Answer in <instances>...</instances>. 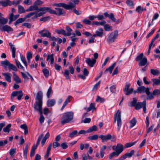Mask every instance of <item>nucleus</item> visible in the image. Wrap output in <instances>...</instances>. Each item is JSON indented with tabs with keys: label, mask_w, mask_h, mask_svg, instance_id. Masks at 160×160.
<instances>
[{
	"label": "nucleus",
	"mask_w": 160,
	"mask_h": 160,
	"mask_svg": "<svg viewBox=\"0 0 160 160\" xmlns=\"http://www.w3.org/2000/svg\"><path fill=\"white\" fill-rule=\"evenodd\" d=\"M118 35V31L115 30L111 33L108 37L107 41L108 43H111L115 41Z\"/></svg>",
	"instance_id": "obj_5"
},
{
	"label": "nucleus",
	"mask_w": 160,
	"mask_h": 160,
	"mask_svg": "<svg viewBox=\"0 0 160 160\" xmlns=\"http://www.w3.org/2000/svg\"><path fill=\"white\" fill-rule=\"evenodd\" d=\"M39 11L41 12L38 13L37 11L33 12H35V14L34 15H35L32 17V19H34L37 18L38 17L43 16L47 12H48L50 14H52V10L51 9L50 7H41L39 8Z\"/></svg>",
	"instance_id": "obj_2"
},
{
	"label": "nucleus",
	"mask_w": 160,
	"mask_h": 160,
	"mask_svg": "<svg viewBox=\"0 0 160 160\" xmlns=\"http://www.w3.org/2000/svg\"><path fill=\"white\" fill-rule=\"evenodd\" d=\"M11 126L10 124H8L3 129V131L5 132H9L10 130V128Z\"/></svg>",
	"instance_id": "obj_44"
},
{
	"label": "nucleus",
	"mask_w": 160,
	"mask_h": 160,
	"mask_svg": "<svg viewBox=\"0 0 160 160\" xmlns=\"http://www.w3.org/2000/svg\"><path fill=\"white\" fill-rule=\"evenodd\" d=\"M137 88L139 93H143L145 92L147 96V98L149 96L150 90V88H146L144 86H142L138 87Z\"/></svg>",
	"instance_id": "obj_8"
},
{
	"label": "nucleus",
	"mask_w": 160,
	"mask_h": 160,
	"mask_svg": "<svg viewBox=\"0 0 160 160\" xmlns=\"http://www.w3.org/2000/svg\"><path fill=\"white\" fill-rule=\"evenodd\" d=\"M72 98L71 96H68L67 99L64 102L63 105L61 108V110H62L71 101V99Z\"/></svg>",
	"instance_id": "obj_28"
},
{
	"label": "nucleus",
	"mask_w": 160,
	"mask_h": 160,
	"mask_svg": "<svg viewBox=\"0 0 160 160\" xmlns=\"http://www.w3.org/2000/svg\"><path fill=\"white\" fill-rule=\"evenodd\" d=\"M20 127L22 129L24 130V134L25 135H26L28 133V128L27 125L26 124H24L20 125Z\"/></svg>",
	"instance_id": "obj_34"
},
{
	"label": "nucleus",
	"mask_w": 160,
	"mask_h": 160,
	"mask_svg": "<svg viewBox=\"0 0 160 160\" xmlns=\"http://www.w3.org/2000/svg\"><path fill=\"white\" fill-rule=\"evenodd\" d=\"M53 6L58 7H62L66 9L69 8V6L63 3H55L53 4Z\"/></svg>",
	"instance_id": "obj_26"
},
{
	"label": "nucleus",
	"mask_w": 160,
	"mask_h": 160,
	"mask_svg": "<svg viewBox=\"0 0 160 160\" xmlns=\"http://www.w3.org/2000/svg\"><path fill=\"white\" fill-rule=\"evenodd\" d=\"M39 8L38 7L36 6L34 3L33 5L30 6L26 10L27 12H30L33 11H36L37 12L39 11Z\"/></svg>",
	"instance_id": "obj_22"
},
{
	"label": "nucleus",
	"mask_w": 160,
	"mask_h": 160,
	"mask_svg": "<svg viewBox=\"0 0 160 160\" xmlns=\"http://www.w3.org/2000/svg\"><path fill=\"white\" fill-rule=\"evenodd\" d=\"M23 95V94L22 90L13 91L11 94V99L12 100L15 97L17 96V99L18 100H20Z\"/></svg>",
	"instance_id": "obj_9"
},
{
	"label": "nucleus",
	"mask_w": 160,
	"mask_h": 160,
	"mask_svg": "<svg viewBox=\"0 0 160 160\" xmlns=\"http://www.w3.org/2000/svg\"><path fill=\"white\" fill-rule=\"evenodd\" d=\"M18 12L19 13L21 14L24 13L25 10L23 7L21 5H19L18 6Z\"/></svg>",
	"instance_id": "obj_37"
},
{
	"label": "nucleus",
	"mask_w": 160,
	"mask_h": 160,
	"mask_svg": "<svg viewBox=\"0 0 160 160\" xmlns=\"http://www.w3.org/2000/svg\"><path fill=\"white\" fill-rule=\"evenodd\" d=\"M137 101V98H133L132 101L130 102V106L131 107H134L138 102Z\"/></svg>",
	"instance_id": "obj_42"
},
{
	"label": "nucleus",
	"mask_w": 160,
	"mask_h": 160,
	"mask_svg": "<svg viewBox=\"0 0 160 160\" xmlns=\"http://www.w3.org/2000/svg\"><path fill=\"white\" fill-rule=\"evenodd\" d=\"M73 113L72 112H68L63 113L61 119V123L62 125L71 122L73 119Z\"/></svg>",
	"instance_id": "obj_1"
},
{
	"label": "nucleus",
	"mask_w": 160,
	"mask_h": 160,
	"mask_svg": "<svg viewBox=\"0 0 160 160\" xmlns=\"http://www.w3.org/2000/svg\"><path fill=\"white\" fill-rule=\"evenodd\" d=\"M9 45L10 47V50L12 53V57L13 58H15V57L16 48L14 47V45L12 44L11 42H9Z\"/></svg>",
	"instance_id": "obj_27"
},
{
	"label": "nucleus",
	"mask_w": 160,
	"mask_h": 160,
	"mask_svg": "<svg viewBox=\"0 0 160 160\" xmlns=\"http://www.w3.org/2000/svg\"><path fill=\"white\" fill-rule=\"evenodd\" d=\"M147 102L146 100H144L142 102H138L134 106L135 109L137 110H138L142 108L143 112L146 113V112Z\"/></svg>",
	"instance_id": "obj_6"
},
{
	"label": "nucleus",
	"mask_w": 160,
	"mask_h": 160,
	"mask_svg": "<svg viewBox=\"0 0 160 160\" xmlns=\"http://www.w3.org/2000/svg\"><path fill=\"white\" fill-rule=\"evenodd\" d=\"M110 90L112 93H115L116 91V85H113L110 87Z\"/></svg>",
	"instance_id": "obj_62"
},
{
	"label": "nucleus",
	"mask_w": 160,
	"mask_h": 160,
	"mask_svg": "<svg viewBox=\"0 0 160 160\" xmlns=\"http://www.w3.org/2000/svg\"><path fill=\"white\" fill-rule=\"evenodd\" d=\"M119 155L117 152L114 151L110 154L109 158L110 159H111L113 157L115 156L118 157Z\"/></svg>",
	"instance_id": "obj_48"
},
{
	"label": "nucleus",
	"mask_w": 160,
	"mask_h": 160,
	"mask_svg": "<svg viewBox=\"0 0 160 160\" xmlns=\"http://www.w3.org/2000/svg\"><path fill=\"white\" fill-rule=\"evenodd\" d=\"M78 135V132L77 130H74L71 133H69V137L72 138L75 136H77Z\"/></svg>",
	"instance_id": "obj_51"
},
{
	"label": "nucleus",
	"mask_w": 160,
	"mask_h": 160,
	"mask_svg": "<svg viewBox=\"0 0 160 160\" xmlns=\"http://www.w3.org/2000/svg\"><path fill=\"white\" fill-rule=\"evenodd\" d=\"M121 113L119 110H118L114 117V122H116L117 121L118 131H119L122 125V120L121 119Z\"/></svg>",
	"instance_id": "obj_4"
},
{
	"label": "nucleus",
	"mask_w": 160,
	"mask_h": 160,
	"mask_svg": "<svg viewBox=\"0 0 160 160\" xmlns=\"http://www.w3.org/2000/svg\"><path fill=\"white\" fill-rule=\"evenodd\" d=\"M20 16L19 14L14 15L13 13H11L9 15L8 19L9 20V24H10L12 22L16 20Z\"/></svg>",
	"instance_id": "obj_16"
},
{
	"label": "nucleus",
	"mask_w": 160,
	"mask_h": 160,
	"mask_svg": "<svg viewBox=\"0 0 160 160\" xmlns=\"http://www.w3.org/2000/svg\"><path fill=\"white\" fill-rule=\"evenodd\" d=\"M8 60H6L4 61H2L1 62V63L2 67H3L4 69L7 71L8 69V68L7 67V66H8V65H6L5 63H8Z\"/></svg>",
	"instance_id": "obj_45"
},
{
	"label": "nucleus",
	"mask_w": 160,
	"mask_h": 160,
	"mask_svg": "<svg viewBox=\"0 0 160 160\" xmlns=\"http://www.w3.org/2000/svg\"><path fill=\"white\" fill-rule=\"evenodd\" d=\"M56 103V101L54 99H49L47 102V105L48 107L53 106Z\"/></svg>",
	"instance_id": "obj_33"
},
{
	"label": "nucleus",
	"mask_w": 160,
	"mask_h": 160,
	"mask_svg": "<svg viewBox=\"0 0 160 160\" xmlns=\"http://www.w3.org/2000/svg\"><path fill=\"white\" fill-rule=\"evenodd\" d=\"M63 74L67 79H70V78L69 76V72L68 70L67 69L65 70Z\"/></svg>",
	"instance_id": "obj_56"
},
{
	"label": "nucleus",
	"mask_w": 160,
	"mask_h": 160,
	"mask_svg": "<svg viewBox=\"0 0 160 160\" xmlns=\"http://www.w3.org/2000/svg\"><path fill=\"white\" fill-rule=\"evenodd\" d=\"M84 109H85L87 112H89L91 110L93 111L96 109L95 108V104L94 103H91L89 106V107L88 108L85 107Z\"/></svg>",
	"instance_id": "obj_31"
},
{
	"label": "nucleus",
	"mask_w": 160,
	"mask_h": 160,
	"mask_svg": "<svg viewBox=\"0 0 160 160\" xmlns=\"http://www.w3.org/2000/svg\"><path fill=\"white\" fill-rule=\"evenodd\" d=\"M134 152V150H132L130 152H127L125 154L127 157L130 158L133 154Z\"/></svg>",
	"instance_id": "obj_64"
},
{
	"label": "nucleus",
	"mask_w": 160,
	"mask_h": 160,
	"mask_svg": "<svg viewBox=\"0 0 160 160\" xmlns=\"http://www.w3.org/2000/svg\"><path fill=\"white\" fill-rule=\"evenodd\" d=\"M136 122L137 120L134 118H133L130 122V128H132L134 126L136 125Z\"/></svg>",
	"instance_id": "obj_50"
},
{
	"label": "nucleus",
	"mask_w": 160,
	"mask_h": 160,
	"mask_svg": "<svg viewBox=\"0 0 160 160\" xmlns=\"http://www.w3.org/2000/svg\"><path fill=\"white\" fill-rule=\"evenodd\" d=\"M34 110L36 111H38L40 114V116L39 119V120L40 123L41 124L43 123L44 121V118L43 116L42 115V108H37V109H34Z\"/></svg>",
	"instance_id": "obj_19"
},
{
	"label": "nucleus",
	"mask_w": 160,
	"mask_h": 160,
	"mask_svg": "<svg viewBox=\"0 0 160 160\" xmlns=\"http://www.w3.org/2000/svg\"><path fill=\"white\" fill-rule=\"evenodd\" d=\"M126 3L129 7H133L134 6L133 2L130 0H127L126 2Z\"/></svg>",
	"instance_id": "obj_59"
},
{
	"label": "nucleus",
	"mask_w": 160,
	"mask_h": 160,
	"mask_svg": "<svg viewBox=\"0 0 160 160\" xmlns=\"http://www.w3.org/2000/svg\"><path fill=\"white\" fill-rule=\"evenodd\" d=\"M56 32L58 34H62L64 36H66V33L65 30L63 29H61L60 30H57L56 31Z\"/></svg>",
	"instance_id": "obj_46"
},
{
	"label": "nucleus",
	"mask_w": 160,
	"mask_h": 160,
	"mask_svg": "<svg viewBox=\"0 0 160 160\" xmlns=\"http://www.w3.org/2000/svg\"><path fill=\"white\" fill-rule=\"evenodd\" d=\"M28 145L27 144L26 145L24 150L23 157L25 159H26L27 158V154L28 153Z\"/></svg>",
	"instance_id": "obj_49"
},
{
	"label": "nucleus",
	"mask_w": 160,
	"mask_h": 160,
	"mask_svg": "<svg viewBox=\"0 0 160 160\" xmlns=\"http://www.w3.org/2000/svg\"><path fill=\"white\" fill-rule=\"evenodd\" d=\"M49 59L50 60L51 64H52L54 62V59L53 58V54H52L51 55H48L47 56V61H48Z\"/></svg>",
	"instance_id": "obj_36"
},
{
	"label": "nucleus",
	"mask_w": 160,
	"mask_h": 160,
	"mask_svg": "<svg viewBox=\"0 0 160 160\" xmlns=\"http://www.w3.org/2000/svg\"><path fill=\"white\" fill-rule=\"evenodd\" d=\"M112 149L120 155L123 151L124 147L122 144L120 143H118L116 146H113L112 147Z\"/></svg>",
	"instance_id": "obj_10"
},
{
	"label": "nucleus",
	"mask_w": 160,
	"mask_h": 160,
	"mask_svg": "<svg viewBox=\"0 0 160 160\" xmlns=\"http://www.w3.org/2000/svg\"><path fill=\"white\" fill-rule=\"evenodd\" d=\"M159 95H160V89H155L152 92H151L150 91L149 96L147 98V99H152L154 98V96Z\"/></svg>",
	"instance_id": "obj_11"
},
{
	"label": "nucleus",
	"mask_w": 160,
	"mask_h": 160,
	"mask_svg": "<svg viewBox=\"0 0 160 160\" xmlns=\"http://www.w3.org/2000/svg\"><path fill=\"white\" fill-rule=\"evenodd\" d=\"M65 29L67 32L66 33V36H69L71 35V32L72 31V29L68 26H66Z\"/></svg>",
	"instance_id": "obj_39"
},
{
	"label": "nucleus",
	"mask_w": 160,
	"mask_h": 160,
	"mask_svg": "<svg viewBox=\"0 0 160 160\" xmlns=\"http://www.w3.org/2000/svg\"><path fill=\"white\" fill-rule=\"evenodd\" d=\"M2 74L4 77V79L6 81L8 82H11V74L10 73L2 72Z\"/></svg>",
	"instance_id": "obj_20"
},
{
	"label": "nucleus",
	"mask_w": 160,
	"mask_h": 160,
	"mask_svg": "<svg viewBox=\"0 0 160 160\" xmlns=\"http://www.w3.org/2000/svg\"><path fill=\"white\" fill-rule=\"evenodd\" d=\"M109 18L113 22L118 23L119 22V20H117L114 17V15L112 13H110V16L109 17Z\"/></svg>",
	"instance_id": "obj_40"
},
{
	"label": "nucleus",
	"mask_w": 160,
	"mask_h": 160,
	"mask_svg": "<svg viewBox=\"0 0 160 160\" xmlns=\"http://www.w3.org/2000/svg\"><path fill=\"white\" fill-rule=\"evenodd\" d=\"M98 138V136L97 135H94L92 136H89L88 137V139L90 140H96Z\"/></svg>",
	"instance_id": "obj_52"
},
{
	"label": "nucleus",
	"mask_w": 160,
	"mask_h": 160,
	"mask_svg": "<svg viewBox=\"0 0 160 160\" xmlns=\"http://www.w3.org/2000/svg\"><path fill=\"white\" fill-rule=\"evenodd\" d=\"M13 80L17 83H20L21 82L20 79L18 76L13 77Z\"/></svg>",
	"instance_id": "obj_54"
},
{
	"label": "nucleus",
	"mask_w": 160,
	"mask_h": 160,
	"mask_svg": "<svg viewBox=\"0 0 160 160\" xmlns=\"http://www.w3.org/2000/svg\"><path fill=\"white\" fill-rule=\"evenodd\" d=\"M2 14L0 12V26L1 25H4L6 24L8 21L7 18H5L2 17Z\"/></svg>",
	"instance_id": "obj_23"
},
{
	"label": "nucleus",
	"mask_w": 160,
	"mask_h": 160,
	"mask_svg": "<svg viewBox=\"0 0 160 160\" xmlns=\"http://www.w3.org/2000/svg\"><path fill=\"white\" fill-rule=\"evenodd\" d=\"M52 93V88L51 87H50L48 90V91L47 93V96L48 98H49L50 97V95Z\"/></svg>",
	"instance_id": "obj_63"
},
{
	"label": "nucleus",
	"mask_w": 160,
	"mask_h": 160,
	"mask_svg": "<svg viewBox=\"0 0 160 160\" xmlns=\"http://www.w3.org/2000/svg\"><path fill=\"white\" fill-rule=\"evenodd\" d=\"M38 33L41 34L42 37H47L51 38V33L48 30L44 29L39 31Z\"/></svg>",
	"instance_id": "obj_14"
},
{
	"label": "nucleus",
	"mask_w": 160,
	"mask_h": 160,
	"mask_svg": "<svg viewBox=\"0 0 160 160\" xmlns=\"http://www.w3.org/2000/svg\"><path fill=\"white\" fill-rule=\"evenodd\" d=\"M131 84L129 82H127L124 88L123 89V91L125 92V94L126 95H129L130 94L132 93L133 91V88H131L129 90L128 89L129 88Z\"/></svg>",
	"instance_id": "obj_12"
},
{
	"label": "nucleus",
	"mask_w": 160,
	"mask_h": 160,
	"mask_svg": "<svg viewBox=\"0 0 160 160\" xmlns=\"http://www.w3.org/2000/svg\"><path fill=\"white\" fill-rule=\"evenodd\" d=\"M60 146L62 148L64 149L67 148L68 147V146L67 145V142H66L62 143L61 145H60Z\"/></svg>",
	"instance_id": "obj_61"
},
{
	"label": "nucleus",
	"mask_w": 160,
	"mask_h": 160,
	"mask_svg": "<svg viewBox=\"0 0 160 160\" xmlns=\"http://www.w3.org/2000/svg\"><path fill=\"white\" fill-rule=\"evenodd\" d=\"M147 62V59L146 58L144 57L138 63V65L139 66H144L145 65Z\"/></svg>",
	"instance_id": "obj_32"
},
{
	"label": "nucleus",
	"mask_w": 160,
	"mask_h": 160,
	"mask_svg": "<svg viewBox=\"0 0 160 160\" xmlns=\"http://www.w3.org/2000/svg\"><path fill=\"white\" fill-rule=\"evenodd\" d=\"M42 72L46 78H48L49 76V70L45 68L42 69Z\"/></svg>",
	"instance_id": "obj_38"
},
{
	"label": "nucleus",
	"mask_w": 160,
	"mask_h": 160,
	"mask_svg": "<svg viewBox=\"0 0 160 160\" xmlns=\"http://www.w3.org/2000/svg\"><path fill=\"white\" fill-rule=\"evenodd\" d=\"M74 3L71 2L69 3V4H67L69 6V8L67 9V10H71L72 8H74L76 7V4H78L79 1V0H71Z\"/></svg>",
	"instance_id": "obj_18"
},
{
	"label": "nucleus",
	"mask_w": 160,
	"mask_h": 160,
	"mask_svg": "<svg viewBox=\"0 0 160 160\" xmlns=\"http://www.w3.org/2000/svg\"><path fill=\"white\" fill-rule=\"evenodd\" d=\"M99 138L102 140V142H104L110 140L112 138V136L110 134H108L105 135H101L99 136Z\"/></svg>",
	"instance_id": "obj_17"
},
{
	"label": "nucleus",
	"mask_w": 160,
	"mask_h": 160,
	"mask_svg": "<svg viewBox=\"0 0 160 160\" xmlns=\"http://www.w3.org/2000/svg\"><path fill=\"white\" fill-rule=\"evenodd\" d=\"M86 63L90 67H93L96 62L95 59H91L90 58H87L85 60Z\"/></svg>",
	"instance_id": "obj_21"
},
{
	"label": "nucleus",
	"mask_w": 160,
	"mask_h": 160,
	"mask_svg": "<svg viewBox=\"0 0 160 160\" xmlns=\"http://www.w3.org/2000/svg\"><path fill=\"white\" fill-rule=\"evenodd\" d=\"M16 63L17 66L18 68H20L23 71H24V68L21 64V63L19 61H16Z\"/></svg>",
	"instance_id": "obj_55"
},
{
	"label": "nucleus",
	"mask_w": 160,
	"mask_h": 160,
	"mask_svg": "<svg viewBox=\"0 0 160 160\" xmlns=\"http://www.w3.org/2000/svg\"><path fill=\"white\" fill-rule=\"evenodd\" d=\"M43 134H42L39 136V137H38V140H37V142L36 145L35 146V145H33V146H32L31 149H32V150H35H35L36 149L37 147L39 144L40 141H41V139H42V137H43Z\"/></svg>",
	"instance_id": "obj_24"
},
{
	"label": "nucleus",
	"mask_w": 160,
	"mask_h": 160,
	"mask_svg": "<svg viewBox=\"0 0 160 160\" xmlns=\"http://www.w3.org/2000/svg\"><path fill=\"white\" fill-rule=\"evenodd\" d=\"M42 92L41 91H39L37 93L35 97V102L34 104V109H37L38 108H42Z\"/></svg>",
	"instance_id": "obj_3"
},
{
	"label": "nucleus",
	"mask_w": 160,
	"mask_h": 160,
	"mask_svg": "<svg viewBox=\"0 0 160 160\" xmlns=\"http://www.w3.org/2000/svg\"><path fill=\"white\" fill-rule=\"evenodd\" d=\"M35 12H30L25 16L24 18H20L17 20L15 22L14 24L15 26L17 25L18 24L21 23L25 20L27 18H29L34 15Z\"/></svg>",
	"instance_id": "obj_7"
},
{
	"label": "nucleus",
	"mask_w": 160,
	"mask_h": 160,
	"mask_svg": "<svg viewBox=\"0 0 160 160\" xmlns=\"http://www.w3.org/2000/svg\"><path fill=\"white\" fill-rule=\"evenodd\" d=\"M116 62L113 63L111 66H110L108 68H107L104 72L105 74L109 72L110 74H111L112 71L116 65Z\"/></svg>",
	"instance_id": "obj_29"
},
{
	"label": "nucleus",
	"mask_w": 160,
	"mask_h": 160,
	"mask_svg": "<svg viewBox=\"0 0 160 160\" xmlns=\"http://www.w3.org/2000/svg\"><path fill=\"white\" fill-rule=\"evenodd\" d=\"M137 142L135 141L134 142H128L127 143L125 144V147L126 148H128L129 147H130L134 145Z\"/></svg>",
	"instance_id": "obj_57"
},
{
	"label": "nucleus",
	"mask_w": 160,
	"mask_h": 160,
	"mask_svg": "<svg viewBox=\"0 0 160 160\" xmlns=\"http://www.w3.org/2000/svg\"><path fill=\"white\" fill-rule=\"evenodd\" d=\"M0 4L2 6L6 7L8 5L12 6L11 2L10 0H4L0 1Z\"/></svg>",
	"instance_id": "obj_25"
},
{
	"label": "nucleus",
	"mask_w": 160,
	"mask_h": 160,
	"mask_svg": "<svg viewBox=\"0 0 160 160\" xmlns=\"http://www.w3.org/2000/svg\"><path fill=\"white\" fill-rule=\"evenodd\" d=\"M159 79L153 78L152 79V81L153 82V85H158L160 84V77H159Z\"/></svg>",
	"instance_id": "obj_41"
},
{
	"label": "nucleus",
	"mask_w": 160,
	"mask_h": 160,
	"mask_svg": "<svg viewBox=\"0 0 160 160\" xmlns=\"http://www.w3.org/2000/svg\"><path fill=\"white\" fill-rule=\"evenodd\" d=\"M143 56V53H141L139 55L137 56L136 58V61H140L144 57Z\"/></svg>",
	"instance_id": "obj_58"
},
{
	"label": "nucleus",
	"mask_w": 160,
	"mask_h": 160,
	"mask_svg": "<svg viewBox=\"0 0 160 160\" xmlns=\"http://www.w3.org/2000/svg\"><path fill=\"white\" fill-rule=\"evenodd\" d=\"M104 28L105 31H109L112 30V27L108 24H106L104 25Z\"/></svg>",
	"instance_id": "obj_47"
},
{
	"label": "nucleus",
	"mask_w": 160,
	"mask_h": 160,
	"mask_svg": "<svg viewBox=\"0 0 160 160\" xmlns=\"http://www.w3.org/2000/svg\"><path fill=\"white\" fill-rule=\"evenodd\" d=\"M0 29L2 32L6 31L8 33L13 30L12 28L8 25H1L0 26Z\"/></svg>",
	"instance_id": "obj_15"
},
{
	"label": "nucleus",
	"mask_w": 160,
	"mask_h": 160,
	"mask_svg": "<svg viewBox=\"0 0 160 160\" xmlns=\"http://www.w3.org/2000/svg\"><path fill=\"white\" fill-rule=\"evenodd\" d=\"M21 74L22 77L24 79V82H28L29 80V78L27 76L26 74L23 72H21Z\"/></svg>",
	"instance_id": "obj_60"
},
{
	"label": "nucleus",
	"mask_w": 160,
	"mask_h": 160,
	"mask_svg": "<svg viewBox=\"0 0 160 160\" xmlns=\"http://www.w3.org/2000/svg\"><path fill=\"white\" fill-rule=\"evenodd\" d=\"M50 17L49 16H47L41 18L40 19V22L43 21V22H46L50 20Z\"/></svg>",
	"instance_id": "obj_53"
},
{
	"label": "nucleus",
	"mask_w": 160,
	"mask_h": 160,
	"mask_svg": "<svg viewBox=\"0 0 160 160\" xmlns=\"http://www.w3.org/2000/svg\"><path fill=\"white\" fill-rule=\"evenodd\" d=\"M55 9L57 10V11L52 10V14H54L58 16L65 15V12L63 9L58 8H55Z\"/></svg>",
	"instance_id": "obj_13"
},
{
	"label": "nucleus",
	"mask_w": 160,
	"mask_h": 160,
	"mask_svg": "<svg viewBox=\"0 0 160 160\" xmlns=\"http://www.w3.org/2000/svg\"><path fill=\"white\" fill-rule=\"evenodd\" d=\"M150 72L154 76L158 75L160 73L159 70L152 69L150 70Z\"/></svg>",
	"instance_id": "obj_43"
},
{
	"label": "nucleus",
	"mask_w": 160,
	"mask_h": 160,
	"mask_svg": "<svg viewBox=\"0 0 160 160\" xmlns=\"http://www.w3.org/2000/svg\"><path fill=\"white\" fill-rule=\"evenodd\" d=\"M98 130L97 127L96 125H94L88 129L87 130V132L88 133H90L93 131H97Z\"/></svg>",
	"instance_id": "obj_35"
},
{
	"label": "nucleus",
	"mask_w": 160,
	"mask_h": 160,
	"mask_svg": "<svg viewBox=\"0 0 160 160\" xmlns=\"http://www.w3.org/2000/svg\"><path fill=\"white\" fill-rule=\"evenodd\" d=\"M7 62L8 63L6 64L5 63V65H8V67L10 70H12L15 71H18L17 68L15 65L12 64H11L8 60Z\"/></svg>",
	"instance_id": "obj_30"
}]
</instances>
